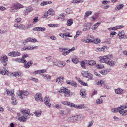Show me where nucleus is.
<instances>
[{
	"instance_id": "de8ad7c7",
	"label": "nucleus",
	"mask_w": 127,
	"mask_h": 127,
	"mask_svg": "<svg viewBox=\"0 0 127 127\" xmlns=\"http://www.w3.org/2000/svg\"><path fill=\"white\" fill-rule=\"evenodd\" d=\"M103 102L102 99L100 98L99 99H98L96 100V102L97 104H100Z\"/></svg>"
},
{
	"instance_id": "4be33fe9",
	"label": "nucleus",
	"mask_w": 127,
	"mask_h": 127,
	"mask_svg": "<svg viewBox=\"0 0 127 127\" xmlns=\"http://www.w3.org/2000/svg\"><path fill=\"white\" fill-rule=\"evenodd\" d=\"M58 66L59 67H63L65 65V62L63 61H59Z\"/></svg>"
},
{
	"instance_id": "49530a36",
	"label": "nucleus",
	"mask_w": 127,
	"mask_h": 127,
	"mask_svg": "<svg viewBox=\"0 0 127 127\" xmlns=\"http://www.w3.org/2000/svg\"><path fill=\"white\" fill-rule=\"evenodd\" d=\"M84 0H73L72 2L73 3H77L79 2H83Z\"/></svg>"
},
{
	"instance_id": "f8f14e48",
	"label": "nucleus",
	"mask_w": 127,
	"mask_h": 127,
	"mask_svg": "<svg viewBox=\"0 0 127 127\" xmlns=\"http://www.w3.org/2000/svg\"><path fill=\"white\" fill-rule=\"evenodd\" d=\"M34 98L36 101H42L43 100V99L42 97V95L40 93L36 94L34 96Z\"/></svg>"
},
{
	"instance_id": "13d9d810",
	"label": "nucleus",
	"mask_w": 127,
	"mask_h": 127,
	"mask_svg": "<svg viewBox=\"0 0 127 127\" xmlns=\"http://www.w3.org/2000/svg\"><path fill=\"white\" fill-rule=\"evenodd\" d=\"M105 42L108 44H110L111 43V39L108 38L106 39Z\"/></svg>"
},
{
	"instance_id": "052dcab7",
	"label": "nucleus",
	"mask_w": 127,
	"mask_h": 127,
	"mask_svg": "<svg viewBox=\"0 0 127 127\" xmlns=\"http://www.w3.org/2000/svg\"><path fill=\"white\" fill-rule=\"evenodd\" d=\"M21 54L20 53L18 52L15 51V54L14 55V56H18L20 55Z\"/></svg>"
},
{
	"instance_id": "bb28decb",
	"label": "nucleus",
	"mask_w": 127,
	"mask_h": 127,
	"mask_svg": "<svg viewBox=\"0 0 127 127\" xmlns=\"http://www.w3.org/2000/svg\"><path fill=\"white\" fill-rule=\"evenodd\" d=\"M80 95L83 98H85L86 97L85 91L84 89L81 90L80 91Z\"/></svg>"
},
{
	"instance_id": "e433bc0d",
	"label": "nucleus",
	"mask_w": 127,
	"mask_h": 127,
	"mask_svg": "<svg viewBox=\"0 0 127 127\" xmlns=\"http://www.w3.org/2000/svg\"><path fill=\"white\" fill-rule=\"evenodd\" d=\"M22 60L21 59H20V58H17L16 59H13V61L19 63H22L23 62Z\"/></svg>"
},
{
	"instance_id": "393cba45",
	"label": "nucleus",
	"mask_w": 127,
	"mask_h": 127,
	"mask_svg": "<svg viewBox=\"0 0 127 127\" xmlns=\"http://www.w3.org/2000/svg\"><path fill=\"white\" fill-rule=\"evenodd\" d=\"M23 74L20 72H14L13 76L15 77H22L23 76Z\"/></svg>"
},
{
	"instance_id": "ea45409f",
	"label": "nucleus",
	"mask_w": 127,
	"mask_h": 127,
	"mask_svg": "<svg viewBox=\"0 0 127 127\" xmlns=\"http://www.w3.org/2000/svg\"><path fill=\"white\" fill-rule=\"evenodd\" d=\"M37 117H39L40 116L41 114V112L40 111H35L33 113Z\"/></svg>"
},
{
	"instance_id": "a19ab883",
	"label": "nucleus",
	"mask_w": 127,
	"mask_h": 127,
	"mask_svg": "<svg viewBox=\"0 0 127 127\" xmlns=\"http://www.w3.org/2000/svg\"><path fill=\"white\" fill-rule=\"evenodd\" d=\"M122 91V90L120 88H118L115 90V92L117 94L121 93Z\"/></svg>"
},
{
	"instance_id": "bf43d9fd",
	"label": "nucleus",
	"mask_w": 127,
	"mask_h": 127,
	"mask_svg": "<svg viewBox=\"0 0 127 127\" xmlns=\"http://www.w3.org/2000/svg\"><path fill=\"white\" fill-rule=\"evenodd\" d=\"M70 33H64V35L66 37H72V36L71 35H70Z\"/></svg>"
},
{
	"instance_id": "9d476101",
	"label": "nucleus",
	"mask_w": 127,
	"mask_h": 127,
	"mask_svg": "<svg viewBox=\"0 0 127 127\" xmlns=\"http://www.w3.org/2000/svg\"><path fill=\"white\" fill-rule=\"evenodd\" d=\"M7 67L3 66L2 68H1L0 69V74L5 75L8 74V71L6 69Z\"/></svg>"
},
{
	"instance_id": "680f3d73",
	"label": "nucleus",
	"mask_w": 127,
	"mask_h": 127,
	"mask_svg": "<svg viewBox=\"0 0 127 127\" xmlns=\"http://www.w3.org/2000/svg\"><path fill=\"white\" fill-rule=\"evenodd\" d=\"M124 110H121L120 109H119V110L118 111L120 113L122 114L123 115H124Z\"/></svg>"
},
{
	"instance_id": "c9c22d12",
	"label": "nucleus",
	"mask_w": 127,
	"mask_h": 127,
	"mask_svg": "<svg viewBox=\"0 0 127 127\" xmlns=\"http://www.w3.org/2000/svg\"><path fill=\"white\" fill-rule=\"evenodd\" d=\"M119 109L120 108H119V107L116 108H113L111 109V111L112 112L116 113L118 111Z\"/></svg>"
},
{
	"instance_id": "a18cd8bd",
	"label": "nucleus",
	"mask_w": 127,
	"mask_h": 127,
	"mask_svg": "<svg viewBox=\"0 0 127 127\" xmlns=\"http://www.w3.org/2000/svg\"><path fill=\"white\" fill-rule=\"evenodd\" d=\"M15 51H13L8 53V55L10 56L15 57Z\"/></svg>"
},
{
	"instance_id": "8fccbe9b",
	"label": "nucleus",
	"mask_w": 127,
	"mask_h": 127,
	"mask_svg": "<svg viewBox=\"0 0 127 127\" xmlns=\"http://www.w3.org/2000/svg\"><path fill=\"white\" fill-rule=\"evenodd\" d=\"M89 79H93V75L90 73H89L87 76L86 77Z\"/></svg>"
},
{
	"instance_id": "423d86ee",
	"label": "nucleus",
	"mask_w": 127,
	"mask_h": 127,
	"mask_svg": "<svg viewBox=\"0 0 127 127\" xmlns=\"http://www.w3.org/2000/svg\"><path fill=\"white\" fill-rule=\"evenodd\" d=\"M23 7V6L21 4L18 3H15L12 5L11 7V10H10V12H12L13 11V10L14 9L17 10L19 9L22 8Z\"/></svg>"
},
{
	"instance_id": "9b49d317",
	"label": "nucleus",
	"mask_w": 127,
	"mask_h": 127,
	"mask_svg": "<svg viewBox=\"0 0 127 127\" xmlns=\"http://www.w3.org/2000/svg\"><path fill=\"white\" fill-rule=\"evenodd\" d=\"M14 26L16 29H18L20 30H24L26 28L24 25L20 24H15Z\"/></svg>"
},
{
	"instance_id": "dca6fc26",
	"label": "nucleus",
	"mask_w": 127,
	"mask_h": 127,
	"mask_svg": "<svg viewBox=\"0 0 127 127\" xmlns=\"http://www.w3.org/2000/svg\"><path fill=\"white\" fill-rule=\"evenodd\" d=\"M76 117V116H72L71 117L68 118L67 119V121L70 123L76 121H77V118Z\"/></svg>"
},
{
	"instance_id": "ddd939ff",
	"label": "nucleus",
	"mask_w": 127,
	"mask_h": 127,
	"mask_svg": "<svg viewBox=\"0 0 127 127\" xmlns=\"http://www.w3.org/2000/svg\"><path fill=\"white\" fill-rule=\"evenodd\" d=\"M118 35L120 39L124 38H127V35H125L124 31L123 30L120 31Z\"/></svg>"
},
{
	"instance_id": "69168bd1",
	"label": "nucleus",
	"mask_w": 127,
	"mask_h": 127,
	"mask_svg": "<svg viewBox=\"0 0 127 127\" xmlns=\"http://www.w3.org/2000/svg\"><path fill=\"white\" fill-rule=\"evenodd\" d=\"M96 66L98 68L100 69L103 68L104 67L103 65H101V64H98Z\"/></svg>"
},
{
	"instance_id": "4468645a",
	"label": "nucleus",
	"mask_w": 127,
	"mask_h": 127,
	"mask_svg": "<svg viewBox=\"0 0 127 127\" xmlns=\"http://www.w3.org/2000/svg\"><path fill=\"white\" fill-rule=\"evenodd\" d=\"M25 42H24V41H23V44H26V42H37V40L35 38H27L25 40Z\"/></svg>"
},
{
	"instance_id": "7c9ffc66",
	"label": "nucleus",
	"mask_w": 127,
	"mask_h": 127,
	"mask_svg": "<svg viewBox=\"0 0 127 127\" xmlns=\"http://www.w3.org/2000/svg\"><path fill=\"white\" fill-rule=\"evenodd\" d=\"M124 5L123 4H120L117 5L115 8V9L116 10H119L122 8Z\"/></svg>"
},
{
	"instance_id": "a211bd4d",
	"label": "nucleus",
	"mask_w": 127,
	"mask_h": 127,
	"mask_svg": "<svg viewBox=\"0 0 127 127\" xmlns=\"http://www.w3.org/2000/svg\"><path fill=\"white\" fill-rule=\"evenodd\" d=\"M29 118L28 117H25V116H24L18 118V120L21 122H25Z\"/></svg>"
},
{
	"instance_id": "72a5a7b5",
	"label": "nucleus",
	"mask_w": 127,
	"mask_h": 127,
	"mask_svg": "<svg viewBox=\"0 0 127 127\" xmlns=\"http://www.w3.org/2000/svg\"><path fill=\"white\" fill-rule=\"evenodd\" d=\"M73 20L72 19H70L67 20L66 25L68 26H70L73 24Z\"/></svg>"
},
{
	"instance_id": "0eeeda50",
	"label": "nucleus",
	"mask_w": 127,
	"mask_h": 127,
	"mask_svg": "<svg viewBox=\"0 0 127 127\" xmlns=\"http://www.w3.org/2000/svg\"><path fill=\"white\" fill-rule=\"evenodd\" d=\"M8 60L7 57L5 55H2L1 57L0 61L1 62L3 65V66H6Z\"/></svg>"
},
{
	"instance_id": "7ed1b4c3",
	"label": "nucleus",
	"mask_w": 127,
	"mask_h": 127,
	"mask_svg": "<svg viewBox=\"0 0 127 127\" xmlns=\"http://www.w3.org/2000/svg\"><path fill=\"white\" fill-rule=\"evenodd\" d=\"M112 55H108L106 56H100L99 57V58L100 59V62L106 63L110 60V59L112 58Z\"/></svg>"
},
{
	"instance_id": "a878e982",
	"label": "nucleus",
	"mask_w": 127,
	"mask_h": 127,
	"mask_svg": "<svg viewBox=\"0 0 127 127\" xmlns=\"http://www.w3.org/2000/svg\"><path fill=\"white\" fill-rule=\"evenodd\" d=\"M124 27V26H117L116 27H112L110 28H108V29L110 30H117V29H119L120 28H123Z\"/></svg>"
},
{
	"instance_id": "f03ea898",
	"label": "nucleus",
	"mask_w": 127,
	"mask_h": 127,
	"mask_svg": "<svg viewBox=\"0 0 127 127\" xmlns=\"http://www.w3.org/2000/svg\"><path fill=\"white\" fill-rule=\"evenodd\" d=\"M28 57V55L27 54L24 55H23L21 58L22 59V61L24 64V67L25 68L27 69L29 68L32 65L33 62L32 61H30L28 62H27V61L24 59V58H26Z\"/></svg>"
},
{
	"instance_id": "58836bf2",
	"label": "nucleus",
	"mask_w": 127,
	"mask_h": 127,
	"mask_svg": "<svg viewBox=\"0 0 127 127\" xmlns=\"http://www.w3.org/2000/svg\"><path fill=\"white\" fill-rule=\"evenodd\" d=\"M31 48L30 46H26L25 47H24L22 49H21V51H24L26 50H31Z\"/></svg>"
},
{
	"instance_id": "473e14b6",
	"label": "nucleus",
	"mask_w": 127,
	"mask_h": 127,
	"mask_svg": "<svg viewBox=\"0 0 127 127\" xmlns=\"http://www.w3.org/2000/svg\"><path fill=\"white\" fill-rule=\"evenodd\" d=\"M72 61L74 63L77 64L79 62V61L77 57H75L73 58L72 60Z\"/></svg>"
},
{
	"instance_id": "338daca9",
	"label": "nucleus",
	"mask_w": 127,
	"mask_h": 127,
	"mask_svg": "<svg viewBox=\"0 0 127 127\" xmlns=\"http://www.w3.org/2000/svg\"><path fill=\"white\" fill-rule=\"evenodd\" d=\"M94 123V121H92L89 122V124L88 125L87 127H91Z\"/></svg>"
},
{
	"instance_id": "f704fd0d",
	"label": "nucleus",
	"mask_w": 127,
	"mask_h": 127,
	"mask_svg": "<svg viewBox=\"0 0 127 127\" xmlns=\"http://www.w3.org/2000/svg\"><path fill=\"white\" fill-rule=\"evenodd\" d=\"M76 116L77 118V121L78 120L80 121L82 120L84 117V116L82 115H79Z\"/></svg>"
},
{
	"instance_id": "603ef678",
	"label": "nucleus",
	"mask_w": 127,
	"mask_h": 127,
	"mask_svg": "<svg viewBox=\"0 0 127 127\" xmlns=\"http://www.w3.org/2000/svg\"><path fill=\"white\" fill-rule=\"evenodd\" d=\"M98 16L97 14H95L91 18L92 19V21L95 20L97 18Z\"/></svg>"
},
{
	"instance_id": "6ab92c4d",
	"label": "nucleus",
	"mask_w": 127,
	"mask_h": 127,
	"mask_svg": "<svg viewBox=\"0 0 127 127\" xmlns=\"http://www.w3.org/2000/svg\"><path fill=\"white\" fill-rule=\"evenodd\" d=\"M95 83L97 85L101 86L102 85L104 84L105 82L102 80H96L95 81Z\"/></svg>"
},
{
	"instance_id": "2f4dec72",
	"label": "nucleus",
	"mask_w": 127,
	"mask_h": 127,
	"mask_svg": "<svg viewBox=\"0 0 127 127\" xmlns=\"http://www.w3.org/2000/svg\"><path fill=\"white\" fill-rule=\"evenodd\" d=\"M92 14V12L90 11H89L86 12L84 16V19L86 18L89 15H91Z\"/></svg>"
},
{
	"instance_id": "2eb2a0df",
	"label": "nucleus",
	"mask_w": 127,
	"mask_h": 127,
	"mask_svg": "<svg viewBox=\"0 0 127 127\" xmlns=\"http://www.w3.org/2000/svg\"><path fill=\"white\" fill-rule=\"evenodd\" d=\"M46 30V29L44 27H35L33 29V30L36 31H45Z\"/></svg>"
},
{
	"instance_id": "39448f33",
	"label": "nucleus",
	"mask_w": 127,
	"mask_h": 127,
	"mask_svg": "<svg viewBox=\"0 0 127 127\" xmlns=\"http://www.w3.org/2000/svg\"><path fill=\"white\" fill-rule=\"evenodd\" d=\"M59 92L62 93H64V96L65 97H68L70 95V91L67 89L64 88L63 87L61 88Z\"/></svg>"
},
{
	"instance_id": "0e129e2a",
	"label": "nucleus",
	"mask_w": 127,
	"mask_h": 127,
	"mask_svg": "<svg viewBox=\"0 0 127 127\" xmlns=\"http://www.w3.org/2000/svg\"><path fill=\"white\" fill-rule=\"evenodd\" d=\"M21 19L19 18H17L15 20V21L17 23H19L21 21Z\"/></svg>"
},
{
	"instance_id": "c85d7f7f",
	"label": "nucleus",
	"mask_w": 127,
	"mask_h": 127,
	"mask_svg": "<svg viewBox=\"0 0 127 127\" xmlns=\"http://www.w3.org/2000/svg\"><path fill=\"white\" fill-rule=\"evenodd\" d=\"M42 75L44 78L46 80H49L51 79V76L49 75L43 74Z\"/></svg>"
},
{
	"instance_id": "6e6552de",
	"label": "nucleus",
	"mask_w": 127,
	"mask_h": 127,
	"mask_svg": "<svg viewBox=\"0 0 127 127\" xmlns=\"http://www.w3.org/2000/svg\"><path fill=\"white\" fill-rule=\"evenodd\" d=\"M44 103L48 107H50L51 106V105L50 102L49 97L48 96H46L44 98Z\"/></svg>"
},
{
	"instance_id": "b1692460",
	"label": "nucleus",
	"mask_w": 127,
	"mask_h": 127,
	"mask_svg": "<svg viewBox=\"0 0 127 127\" xmlns=\"http://www.w3.org/2000/svg\"><path fill=\"white\" fill-rule=\"evenodd\" d=\"M106 63L107 64L111 66H113L116 63L115 62H114L112 60H110L107 62Z\"/></svg>"
},
{
	"instance_id": "aec40b11",
	"label": "nucleus",
	"mask_w": 127,
	"mask_h": 127,
	"mask_svg": "<svg viewBox=\"0 0 127 127\" xmlns=\"http://www.w3.org/2000/svg\"><path fill=\"white\" fill-rule=\"evenodd\" d=\"M14 91H10L8 89L6 90V93L8 95L12 96H14Z\"/></svg>"
},
{
	"instance_id": "37998d69",
	"label": "nucleus",
	"mask_w": 127,
	"mask_h": 127,
	"mask_svg": "<svg viewBox=\"0 0 127 127\" xmlns=\"http://www.w3.org/2000/svg\"><path fill=\"white\" fill-rule=\"evenodd\" d=\"M89 73L87 71H83L82 72V74L83 76L86 77Z\"/></svg>"
},
{
	"instance_id": "3c124183",
	"label": "nucleus",
	"mask_w": 127,
	"mask_h": 127,
	"mask_svg": "<svg viewBox=\"0 0 127 127\" xmlns=\"http://www.w3.org/2000/svg\"><path fill=\"white\" fill-rule=\"evenodd\" d=\"M100 42V40L99 39H94L93 40V43L95 44L98 43Z\"/></svg>"
},
{
	"instance_id": "c756f323",
	"label": "nucleus",
	"mask_w": 127,
	"mask_h": 127,
	"mask_svg": "<svg viewBox=\"0 0 127 127\" xmlns=\"http://www.w3.org/2000/svg\"><path fill=\"white\" fill-rule=\"evenodd\" d=\"M47 12L48 15L49 14L52 16L54 15H55L54 11H53L52 9L51 8L49 9L47 11Z\"/></svg>"
},
{
	"instance_id": "864d4df0",
	"label": "nucleus",
	"mask_w": 127,
	"mask_h": 127,
	"mask_svg": "<svg viewBox=\"0 0 127 127\" xmlns=\"http://www.w3.org/2000/svg\"><path fill=\"white\" fill-rule=\"evenodd\" d=\"M31 50L36 49L38 48V46H30Z\"/></svg>"
},
{
	"instance_id": "c03bdc74",
	"label": "nucleus",
	"mask_w": 127,
	"mask_h": 127,
	"mask_svg": "<svg viewBox=\"0 0 127 127\" xmlns=\"http://www.w3.org/2000/svg\"><path fill=\"white\" fill-rule=\"evenodd\" d=\"M20 111L21 112L22 114H24L25 115L27 114L28 115L29 114V112L27 110L24 109H21Z\"/></svg>"
},
{
	"instance_id": "412c9836",
	"label": "nucleus",
	"mask_w": 127,
	"mask_h": 127,
	"mask_svg": "<svg viewBox=\"0 0 127 127\" xmlns=\"http://www.w3.org/2000/svg\"><path fill=\"white\" fill-rule=\"evenodd\" d=\"M62 103L64 105H67L69 106H70L71 107H72L74 105V104L73 103H70L66 101H62Z\"/></svg>"
},
{
	"instance_id": "6e6d98bb",
	"label": "nucleus",
	"mask_w": 127,
	"mask_h": 127,
	"mask_svg": "<svg viewBox=\"0 0 127 127\" xmlns=\"http://www.w3.org/2000/svg\"><path fill=\"white\" fill-rule=\"evenodd\" d=\"M86 63V62H85ZM85 62L83 61L81 62V65L82 67L84 68H85Z\"/></svg>"
},
{
	"instance_id": "4c0bfd02",
	"label": "nucleus",
	"mask_w": 127,
	"mask_h": 127,
	"mask_svg": "<svg viewBox=\"0 0 127 127\" xmlns=\"http://www.w3.org/2000/svg\"><path fill=\"white\" fill-rule=\"evenodd\" d=\"M127 108V103H126L125 105H121L120 107H119V108L121 110H124Z\"/></svg>"
},
{
	"instance_id": "f257e3e1",
	"label": "nucleus",
	"mask_w": 127,
	"mask_h": 127,
	"mask_svg": "<svg viewBox=\"0 0 127 127\" xmlns=\"http://www.w3.org/2000/svg\"><path fill=\"white\" fill-rule=\"evenodd\" d=\"M59 49L60 52H62V55L65 56L68 54L70 52L74 50L75 48L73 47L70 49H68L66 47H61Z\"/></svg>"
},
{
	"instance_id": "1a4fd4ad",
	"label": "nucleus",
	"mask_w": 127,
	"mask_h": 127,
	"mask_svg": "<svg viewBox=\"0 0 127 127\" xmlns=\"http://www.w3.org/2000/svg\"><path fill=\"white\" fill-rule=\"evenodd\" d=\"M32 10V8L31 6L26 7L23 11V15L25 16L27 15Z\"/></svg>"
},
{
	"instance_id": "774afa93",
	"label": "nucleus",
	"mask_w": 127,
	"mask_h": 127,
	"mask_svg": "<svg viewBox=\"0 0 127 127\" xmlns=\"http://www.w3.org/2000/svg\"><path fill=\"white\" fill-rule=\"evenodd\" d=\"M71 85H72L75 87H76L77 86V84L75 82L72 81Z\"/></svg>"
},
{
	"instance_id": "79ce46f5",
	"label": "nucleus",
	"mask_w": 127,
	"mask_h": 127,
	"mask_svg": "<svg viewBox=\"0 0 127 127\" xmlns=\"http://www.w3.org/2000/svg\"><path fill=\"white\" fill-rule=\"evenodd\" d=\"M11 99L12 103V104L16 105L17 104V102L15 98L12 97L11 98Z\"/></svg>"
},
{
	"instance_id": "20e7f679",
	"label": "nucleus",
	"mask_w": 127,
	"mask_h": 127,
	"mask_svg": "<svg viewBox=\"0 0 127 127\" xmlns=\"http://www.w3.org/2000/svg\"><path fill=\"white\" fill-rule=\"evenodd\" d=\"M17 94L19 96V97L22 99L25 98L29 95V93L27 91H23L20 90L17 93Z\"/></svg>"
},
{
	"instance_id": "4d7b16f0",
	"label": "nucleus",
	"mask_w": 127,
	"mask_h": 127,
	"mask_svg": "<svg viewBox=\"0 0 127 127\" xmlns=\"http://www.w3.org/2000/svg\"><path fill=\"white\" fill-rule=\"evenodd\" d=\"M33 21L32 22V23L33 24H34L37 22L38 20V18L37 17H36L34 18L33 19Z\"/></svg>"
},
{
	"instance_id": "5fc2aeb1",
	"label": "nucleus",
	"mask_w": 127,
	"mask_h": 127,
	"mask_svg": "<svg viewBox=\"0 0 127 127\" xmlns=\"http://www.w3.org/2000/svg\"><path fill=\"white\" fill-rule=\"evenodd\" d=\"M54 107L58 109H61V105H60L58 104H55V105L54 106Z\"/></svg>"
},
{
	"instance_id": "f3484780",
	"label": "nucleus",
	"mask_w": 127,
	"mask_h": 127,
	"mask_svg": "<svg viewBox=\"0 0 127 127\" xmlns=\"http://www.w3.org/2000/svg\"><path fill=\"white\" fill-rule=\"evenodd\" d=\"M86 64L88 65H93L95 64V62L94 60H86Z\"/></svg>"
},
{
	"instance_id": "5701e85b",
	"label": "nucleus",
	"mask_w": 127,
	"mask_h": 127,
	"mask_svg": "<svg viewBox=\"0 0 127 127\" xmlns=\"http://www.w3.org/2000/svg\"><path fill=\"white\" fill-rule=\"evenodd\" d=\"M72 107H74L75 108H77L78 109H82L85 107V105H75L74 104Z\"/></svg>"
},
{
	"instance_id": "e2e57ef3",
	"label": "nucleus",
	"mask_w": 127,
	"mask_h": 127,
	"mask_svg": "<svg viewBox=\"0 0 127 127\" xmlns=\"http://www.w3.org/2000/svg\"><path fill=\"white\" fill-rule=\"evenodd\" d=\"M52 62L53 63V65H56L58 66L59 61H53Z\"/></svg>"
},
{
	"instance_id": "cd10ccee",
	"label": "nucleus",
	"mask_w": 127,
	"mask_h": 127,
	"mask_svg": "<svg viewBox=\"0 0 127 127\" xmlns=\"http://www.w3.org/2000/svg\"><path fill=\"white\" fill-rule=\"evenodd\" d=\"M110 69H106L105 70H102L100 71V73L102 75H105L109 72Z\"/></svg>"
},
{
	"instance_id": "09e8293b",
	"label": "nucleus",
	"mask_w": 127,
	"mask_h": 127,
	"mask_svg": "<svg viewBox=\"0 0 127 127\" xmlns=\"http://www.w3.org/2000/svg\"><path fill=\"white\" fill-rule=\"evenodd\" d=\"M37 72L38 74H40L41 73H43L45 72L46 71V70L45 69H43L39 70H37Z\"/></svg>"
}]
</instances>
